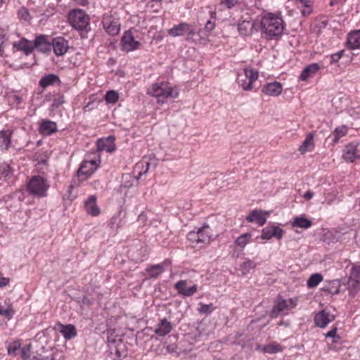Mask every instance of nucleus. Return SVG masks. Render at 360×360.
Segmentation results:
<instances>
[{
  "instance_id": "052dcab7",
  "label": "nucleus",
  "mask_w": 360,
  "mask_h": 360,
  "mask_svg": "<svg viewBox=\"0 0 360 360\" xmlns=\"http://www.w3.org/2000/svg\"><path fill=\"white\" fill-rule=\"evenodd\" d=\"M314 196V193L311 191H307L303 195L304 199L310 200Z\"/></svg>"
},
{
  "instance_id": "a211bd4d",
  "label": "nucleus",
  "mask_w": 360,
  "mask_h": 360,
  "mask_svg": "<svg viewBox=\"0 0 360 360\" xmlns=\"http://www.w3.org/2000/svg\"><path fill=\"white\" fill-rule=\"evenodd\" d=\"M13 47L19 51H22L26 56L30 55L34 49L33 41H29L25 38H22L18 41H15Z\"/></svg>"
},
{
  "instance_id": "37998d69",
  "label": "nucleus",
  "mask_w": 360,
  "mask_h": 360,
  "mask_svg": "<svg viewBox=\"0 0 360 360\" xmlns=\"http://www.w3.org/2000/svg\"><path fill=\"white\" fill-rule=\"evenodd\" d=\"M14 311L10 307H5L0 304V315L5 316L8 320L12 319L14 315Z\"/></svg>"
},
{
  "instance_id": "1a4fd4ad",
  "label": "nucleus",
  "mask_w": 360,
  "mask_h": 360,
  "mask_svg": "<svg viewBox=\"0 0 360 360\" xmlns=\"http://www.w3.org/2000/svg\"><path fill=\"white\" fill-rule=\"evenodd\" d=\"M33 47L43 53H49L51 51V42L47 41V36L39 34L33 41Z\"/></svg>"
},
{
  "instance_id": "3c124183",
  "label": "nucleus",
  "mask_w": 360,
  "mask_h": 360,
  "mask_svg": "<svg viewBox=\"0 0 360 360\" xmlns=\"http://www.w3.org/2000/svg\"><path fill=\"white\" fill-rule=\"evenodd\" d=\"M349 277L360 281V264L352 266Z\"/></svg>"
},
{
  "instance_id": "6e6552de",
  "label": "nucleus",
  "mask_w": 360,
  "mask_h": 360,
  "mask_svg": "<svg viewBox=\"0 0 360 360\" xmlns=\"http://www.w3.org/2000/svg\"><path fill=\"white\" fill-rule=\"evenodd\" d=\"M68 41L63 37H55L51 41V49L57 56H63L68 50Z\"/></svg>"
},
{
  "instance_id": "09e8293b",
  "label": "nucleus",
  "mask_w": 360,
  "mask_h": 360,
  "mask_svg": "<svg viewBox=\"0 0 360 360\" xmlns=\"http://www.w3.org/2000/svg\"><path fill=\"white\" fill-rule=\"evenodd\" d=\"M240 0H221L220 5L227 9H231L239 4Z\"/></svg>"
},
{
  "instance_id": "e2e57ef3",
  "label": "nucleus",
  "mask_w": 360,
  "mask_h": 360,
  "mask_svg": "<svg viewBox=\"0 0 360 360\" xmlns=\"http://www.w3.org/2000/svg\"><path fill=\"white\" fill-rule=\"evenodd\" d=\"M138 218L139 220L145 221L146 219V216L143 213H141L139 215Z\"/></svg>"
},
{
  "instance_id": "cd10ccee",
  "label": "nucleus",
  "mask_w": 360,
  "mask_h": 360,
  "mask_svg": "<svg viewBox=\"0 0 360 360\" xmlns=\"http://www.w3.org/2000/svg\"><path fill=\"white\" fill-rule=\"evenodd\" d=\"M344 284L347 285L349 290V295L351 297H354L359 290L360 281L358 280L349 277L347 282Z\"/></svg>"
},
{
  "instance_id": "39448f33",
  "label": "nucleus",
  "mask_w": 360,
  "mask_h": 360,
  "mask_svg": "<svg viewBox=\"0 0 360 360\" xmlns=\"http://www.w3.org/2000/svg\"><path fill=\"white\" fill-rule=\"evenodd\" d=\"M195 33L196 32L192 25L186 22H181L168 30L169 35L174 37L186 34L187 40L191 39Z\"/></svg>"
},
{
  "instance_id": "20e7f679",
  "label": "nucleus",
  "mask_w": 360,
  "mask_h": 360,
  "mask_svg": "<svg viewBox=\"0 0 360 360\" xmlns=\"http://www.w3.org/2000/svg\"><path fill=\"white\" fill-rule=\"evenodd\" d=\"M68 18L72 27L77 30H86L89 25V16L81 9H76L70 12Z\"/></svg>"
},
{
  "instance_id": "a18cd8bd",
  "label": "nucleus",
  "mask_w": 360,
  "mask_h": 360,
  "mask_svg": "<svg viewBox=\"0 0 360 360\" xmlns=\"http://www.w3.org/2000/svg\"><path fill=\"white\" fill-rule=\"evenodd\" d=\"M199 305L200 308L198 309V312L201 314H209L214 309V307L212 303L208 304L200 303Z\"/></svg>"
},
{
  "instance_id": "338daca9",
  "label": "nucleus",
  "mask_w": 360,
  "mask_h": 360,
  "mask_svg": "<svg viewBox=\"0 0 360 360\" xmlns=\"http://www.w3.org/2000/svg\"><path fill=\"white\" fill-rule=\"evenodd\" d=\"M345 53V50H341L336 53V54L340 57V59L343 56Z\"/></svg>"
},
{
  "instance_id": "13d9d810",
  "label": "nucleus",
  "mask_w": 360,
  "mask_h": 360,
  "mask_svg": "<svg viewBox=\"0 0 360 360\" xmlns=\"http://www.w3.org/2000/svg\"><path fill=\"white\" fill-rule=\"evenodd\" d=\"M131 184H128V182H125L124 184H122L120 188H119V192L120 193H122L124 191V190L127 188H129L130 186H131Z\"/></svg>"
},
{
  "instance_id": "4468645a",
  "label": "nucleus",
  "mask_w": 360,
  "mask_h": 360,
  "mask_svg": "<svg viewBox=\"0 0 360 360\" xmlns=\"http://www.w3.org/2000/svg\"><path fill=\"white\" fill-rule=\"evenodd\" d=\"M114 136H108L106 139H100L97 141V148L100 151L105 150L108 153H112L115 150L114 143Z\"/></svg>"
},
{
  "instance_id": "ea45409f",
  "label": "nucleus",
  "mask_w": 360,
  "mask_h": 360,
  "mask_svg": "<svg viewBox=\"0 0 360 360\" xmlns=\"http://www.w3.org/2000/svg\"><path fill=\"white\" fill-rule=\"evenodd\" d=\"M244 73L245 78L248 79V82H250V83L252 84L257 79L259 76L258 72L253 69L245 68Z\"/></svg>"
},
{
  "instance_id": "7c9ffc66",
  "label": "nucleus",
  "mask_w": 360,
  "mask_h": 360,
  "mask_svg": "<svg viewBox=\"0 0 360 360\" xmlns=\"http://www.w3.org/2000/svg\"><path fill=\"white\" fill-rule=\"evenodd\" d=\"M60 78L54 74H49L44 76L39 81V85L46 88L49 86L53 85L56 82H60Z\"/></svg>"
},
{
  "instance_id": "f3484780",
  "label": "nucleus",
  "mask_w": 360,
  "mask_h": 360,
  "mask_svg": "<svg viewBox=\"0 0 360 360\" xmlns=\"http://www.w3.org/2000/svg\"><path fill=\"white\" fill-rule=\"evenodd\" d=\"M57 124L51 120H43L39 128L41 134L44 136H50L57 131Z\"/></svg>"
},
{
  "instance_id": "4be33fe9",
  "label": "nucleus",
  "mask_w": 360,
  "mask_h": 360,
  "mask_svg": "<svg viewBox=\"0 0 360 360\" xmlns=\"http://www.w3.org/2000/svg\"><path fill=\"white\" fill-rule=\"evenodd\" d=\"M246 220L248 222L257 221L259 226H263L266 223V216L261 210H255L246 217Z\"/></svg>"
},
{
  "instance_id": "ddd939ff",
  "label": "nucleus",
  "mask_w": 360,
  "mask_h": 360,
  "mask_svg": "<svg viewBox=\"0 0 360 360\" xmlns=\"http://www.w3.org/2000/svg\"><path fill=\"white\" fill-rule=\"evenodd\" d=\"M282 90V85L278 82L267 83L262 87V92L270 96H278Z\"/></svg>"
},
{
  "instance_id": "69168bd1",
  "label": "nucleus",
  "mask_w": 360,
  "mask_h": 360,
  "mask_svg": "<svg viewBox=\"0 0 360 360\" xmlns=\"http://www.w3.org/2000/svg\"><path fill=\"white\" fill-rule=\"evenodd\" d=\"M288 302L290 303V308H292L296 305V301L292 299H290Z\"/></svg>"
},
{
  "instance_id": "f8f14e48",
  "label": "nucleus",
  "mask_w": 360,
  "mask_h": 360,
  "mask_svg": "<svg viewBox=\"0 0 360 360\" xmlns=\"http://www.w3.org/2000/svg\"><path fill=\"white\" fill-rule=\"evenodd\" d=\"M98 165L96 160L83 161L77 170V176L84 175L89 176L91 175L97 169Z\"/></svg>"
},
{
  "instance_id": "9d476101",
  "label": "nucleus",
  "mask_w": 360,
  "mask_h": 360,
  "mask_svg": "<svg viewBox=\"0 0 360 360\" xmlns=\"http://www.w3.org/2000/svg\"><path fill=\"white\" fill-rule=\"evenodd\" d=\"M283 230L278 226L274 225L267 226L262 229L261 238L262 239L269 240L272 237H275L280 240L283 238Z\"/></svg>"
},
{
  "instance_id": "72a5a7b5",
  "label": "nucleus",
  "mask_w": 360,
  "mask_h": 360,
  "mask_svg": "<svg viewBox=\"0 0 360 360\" xmlns=\"http://www.w3.org/2000/svg\"><path fill=\"white\" fill-rule=\"evenodd\" d=\"M340 283L338 280H333L328 282L323 288V290L332 295H338L340 292Z\"/></svg>"
},
{
  "instance_id": "9b49d317",
  "label": "nucleus",
  "mask_w": 360,
  "mask_h": 360,
  "mask_svg": "<svg viewBox=\"0 0 360 360\" xmlns=\"http://www.w3.org/2000/svg\"><path fill=\"white\" fill-rule=\"evenodd\" d=\"M335 319V316L327 313L324 309L317 313L314 316V323L316 326L324 328Z\"/></svg>"
},
{
  "instance_id": "393cba45",
  "label": "nucleus",
  "mask_w": 360,
  "mask_h": 360,
  "mask_svg": "<svg viewBox=\"0 0 360 360\" xmlns=\"http://www.w3.org/2000/svg\"><path fill=\"white\" fill-rule=\"evenodd\" d=\"M12 131L9 129L0 131V148L7 150L11 144Z\"/></svg>"
},
{
  "instance_id": "2eb2a0df",
  "label": "nucleus",
  "mask_w": 360,
  "mask_h": 360,
  "mask_svg": "<svg viewBox=\"0 0 360 360\" xmlns=\"http://www.w3.org/2000/svg\"><path fill=\"white\" fill-rule=\"evenodd\" d=\"M357 146L358 143L353 142L345 146L342 157L346 161L353 162L356 158H359L356 155Z\"/></svg>"
},
{
  "instance_id": "f704fd0d",
  "label": "nucleus",
  "mask_w": 360,
  "mask_h": 360,
  "mask_svg": "<svg viewBox=\"0 0 360 360\" xmlns=\"http://www.w3.org/2000/svg\"><path fill=\"white\" fill-rule=\"evenodd\" d=\"M311 224V221L304 217H296L292 223V226L302 229L309 228Z\"/></svg>"
},
{
  "instance_id": "c85d7f7f",
  "label": "nucleus",
  "mask_w": 360,
  "mask_h": 360,
  "mask_svg": "<svg viewBox=\"0 0 360 360\" xmlns=\"http://www.w3.org/2000/svg\"><path fill=\"white\" fill-rule=\"evenodd\" d=\"M314 148V135L309 133L306 139L303 141L302 145L299 148V151L304 154L306 152L311 151Z\"/></svg>"
},
{
  "instance_id": "bb28decb",
  "label": "nucleus",
  "mask_w": 360,
  "mask_h": 360,
  "mask_svg": "<svg viewBox=\"0 0 360 360\" xmlns=\"http://www.w3.org/2000/svg\"><path fill=\"white\" fill-rule=\"evenodd\" d=\"M289 305L288 302L285 300H282L281 301H278L274 306L273 309L271 311L270 316L271 318H275L278 316L281 312H283L285 309H289Z\"/></svg>"
},
{
  "instance_id": "aec40b11",
  "label": "nucleus",
  "mask_w": 360,
  "mask_h": 360,
  "mask_svg": "<svg viewBox=\"0 0 360 360\" xmlns=\"http://www.w3.org/2000/svg\"><path fill=\"white\" fill-rule=\"evenodd\" d=\"M172 330V325L166 318L162 319L155 329V333L158 336H165Z\"/></svg>"
},
{
  "instance_id": "412c9836",
  "label": "nucleus",
  "mask_w": 360,
  "mask_h": 360,
  "mask_svg": "<svg viewBox=\"0 0 360 360\" xmlns=\"http://www.w3.org/2000/svg\"><path fill=\"white\" fill-rule=\"evenodd\" d=\"M347 44L349 49L360 48V30L352 31L348 34Z\"/></svg>"
},
{
  "instance_id": "79ce46f5",
  "label": "nucleus",
  "mask_w": 360,
  "mask_h": 360,
  "mask_svg": "<svg viewBox=\"0 0 360 360\" xmlns=\"http://www.w3.org/2000/svg\"><path fill=\"white\" fill-rule=\"evenodd\" d=\"M118 98H119V95L114 90H110V91H107V93L105 94V100L108 103L114 104L118 101Z\"/></svg>"
},
{
  "instance_id": "6ab92c4d",
  "label": "nucleus",
  "mask_w": 360,
  "mask_h": 360,
  "mask_svg": "<svg viewBox=\"0 0 360 360\" xmlns=\"http://www.w3.org/2000/svg\"><path fill=\"white\" fill-rule=\"evenodd\" d=\"M175 288L178 292L184 296H191L197 290V286L193 285L192 286L188 287L186 281L181 280L175 284Z\"/></svg>"
},
{
  "instance_id": "6e6d98bb",
  "label": "nucleus",
  "mask_w": 360,
  "mask_h": 360,
  "mask_svg": "<svg viewBox=\"0 0 360 360\" xmlns=\"http://www.w3.org/2000/svg\"><path fill=\"white\" fill-rule=\"evenodd\" d=\"M215 27V23L214 22H212L210 20H207L205 25V29L210 32Z\"/></svg>"
},
{
  "instance_id": "680f3d73",
  "label": "nucleus",
  "mask_w": 360,
  "mask_h": 360,
  "mask_svg": "<svg viewBox=\"0 0 360 360\" xmlns=\"http://www.w3.org/2000/svg\"><path fill=\"white\" fill-rule=\"evenodd\" d=\"M304 6L307 7V8H306L305 10H302V14H303L304 15H308V14H309V13H310V12H311V9H310L309 8H308V7H307V6L306 4H305Z\"/></svg>"
},
{
  "instance_id": "c9c22d12",
  "label": "nucleus",
  "mask_w": 360,
  "mask_h": 360,
  "mask_svg": "<svg viewBox=\"0 0 360 360\" xmlns=\"http://www.w3.org/2000/svg\"><path fill=\"white\" fill-rule=\"evenodd\" d=\"M323 280V276L320 274H313L307 281V286L309 288L317 286Z\"/></svg>"
},
{
  "instance_id": "58836bf2",
  "label": "nucleus",
  "mask_w": 360,
  "mask_h": 360,
  "mask_svg": "<svg viewBox=\"0 0 360 360\" xmlns=\"http://www.w3.org/2000/svg\"><path fill=\"white\" fill-rule=\"evenodd\" d=\"M255 263L250 259H248L240 264V270L243 275H247L250 270L255 269Z\"/></svg>"
},
{
  "instance_id": "bf43d9fd",
  "label": "nucleus",
  "mask_w": 360,
  "mask_h": 360,
  "mask_svg": "<svg viewBox=\"0 0 360 360\" xmlns=\"http://www.w3.org/2000/svg\"><path fill=\"white\" fill-rule=\"evenodd\" d=\"M330 63H335L340 60V57L335 53L331 54L330 56Z\"/></svg>"
},
{
  "instance_id": "423d86ee",
  "label": "nucleus",
  "mask_w": 360,
  "mask_h": 360,
  "mask_svg": "<svg viewBox=\"0 0 360 360\" xmlns=\"http://www.w3.org/2000/svg\"><path fill=\"white\" fill-rule=\"evenodd\" d=\"M256 21L248 16L244 18L242 16L238 22V31L242 36H249L256 31L255 28Z\"/></svg>"
},
{
  "instance_id": "dca6fc26",
  "label": "nucleus",
  "mask_w": 360,
  "mask_h": 360,
  "mask_svg": "<svg viewBox=\"0 0 360 360\" xmlns=\"http://www.w3.org/2000/svg\"><path fill=\"white\" fill-rule=\"evenodd\" d=\"M84 208L86 212L93 217L99 215L101 212L100 208L96 204V197L95 195H91L84 202Z\"/></svg>"
},
{
  "instance_id": "7ed1b4c3",
  "label": "nucleus",
  "mask_w": 360,
  "mask_h": 360,
  "mask_svg": "<svg viewBox=\"0 0 360 360\" xmlns=\"http://www.w3.org/2000/svg\"><path fill=\"white\" fill-rule=\"evenodd\" d=\"M49 188L46 180L39 175L32 176L27 184L29 193L37 197L46 196Z\"/></svg>"
},
{
  "instance_id": "4d7b16f0",
  "label": "nucleus",
  "mask_w": 360,
  "mask_h": 360,
  "mask_svg": "<svg viewBox=\"0 0 360 360\" xmlns=\"http://www.w3.org/2000/svg\"><path fill=\"white\" fill-rule=\"evenodd\" d=\"M9 283V278H5L0 275V287H4Z\"/></svg>"
},
{
  "instance_id": "f03ea898",
  "label": "nucleus",
  "mask_w": 360,
  "mask_h": 360,
  "mask_svg": "<svg viewBox=\"0 0 360 360\" xmlns=\"http://www.w3.org/2000/svg\"><path fill=\"white\" fill-rule=\"evenodd\" d=\"M147 94L156 97L159 103H164L167 98H175L179 96V92L167 82L153 84L148 89Z\"/></svg>"
},
{
  "instance_id": "864d4df0",
  "label": "nucleus",
  "mask_w": 360,
  "mask_h": 360,
  "mask_svg": "<svg viewBox=\"0 0 360 360\" xmlns=\"http://www.w3.org/2000/svg\"><path fill=\"white\" fill-rule=\"evenodd\" d=\"M31 345H27L22 349V358L27 360L30 356Z\"/></svg>"
},
{
  "instance_id": "8fccbe9b",
  "label": "nucleus",
  "mask_w": 360,
  "mask_h": 360,
  "mask_svg": "<svg viewBox=\"0 0 360 360\" xmlns=\"http://www.w3.org/2000/svg\"><path fill=\"white\" fill-rule=\"evenodd\" d=\"M20 348V343L15 341L7 347L8 354L9 355H15L16 351Z\"/></svg>"
},
{
  "instance_id": "0e129e2a",
  "label": "nucleus",
  "mask_w": 360,
  "mask_h": 360,
  "mask_svg": "<svg viewBox=\"0 0 360 360\" xmlns=\"http://www.w3.org/2000/svg\"><path fill=\"white\" fill-rule=\"evenodd\" d=\"M82 302L85 304H88V305H90L91 304V301L86 298V297H84L83 300H82Z\"/></svg>"
},
{
  "instance_id": "774afa93",
  "label": "nucleus",
  "mask_w": 360,
  "mask_h": 360,
  "mask_svg": "<svg viewBox=\"0 0 360 360\" xmlns=\"http://www.w3.org/2000/svg\"><path fill=\"white\" fill-rule=\"evenodd\" d=\"M115 354H116V356H117V357H119V358H120V357H121V353H120V352L119 350H117V351H116V352H115Z\"/></svg>"
},
{
  "instance_id": "c03bdc74",
  "label": "nucleus",
  "mask_w": 360,
  "mask_h": 360,
  "mask_svg": "<svg viewBox=\"0 0 360 360\" xmlns=\"http://www.w3.org/2000/svg\"><path fill=\"white\" fill-rule=\"evenodd\" d=\"M65 103V99L63 96H59L58 98H56L53 99L52 104L50 105L49 110L51 112H54L59 107H60Z\"/></svg>"
},
{
  "instance_id": "f257e3e1",
  "label": "nucleus",
  "mask_w": 360,
  "mask_h": 360,
  "mask_svg": "<svg viewBox=\"0 0 360 360\" xmlns=\"http://www.w3.org/2000/svg\"><path fill=\"white\" fill-rule=\"evenodd\" d=\"M262 33L266 34L267 39H271L282 34L284 26L281 18L269 13L264 16L261 20Z\"/></svg>"
},
{
  "instance_id": "5701e85b",
  "label": "nucleus",
  "mask_w": 360,
  "mask_h": 360,
  "mask_svg": "<svg viewBox=\"0 0 360 360\" xmlns=\"http://www.w3.org/2000/svg\"><path fill=\"white\" fill-rule=\"evenodd\" d=\"M199 234L200 244L209 243L212 237V233L210 226L207 224L198 229Z\"/></svg>"
},
{
  "instance_id": "603ef678",
  "label": "nucleus",
  "mask_w": 360,
  "mask_h": 360,
  "mask_svg": "<svg viewBox=\"0 0 360 360\" xmlns=\"http://www.w3.org/2000/svg\"><path fill=\"white\" fill-rule=\"evenodd\" d=\"M337 330L338 328L333 327L330 331H328L326 334V337L333 338V342H337V340H339L340 338V336L337 335Z\"/></svg>"
},
{
  "instance_id": "473e14b6",
  "label": "nucleus",
  "mask_w": 360,
  "mask_h": 360,
  "mask_svg": "<svg viewBox=\"0 0 360 360\" xmlns=\"http://www.w3.org/2000/svg\"><path fill=\"white\" fill-rule=\"evenodd\" d=\"M347 134V127L345 125L336 127L330 136L333 143H337L340 138Z\"/></svg>"
},
{
  "instance_id": "2f4dec72",
  "label": "nucleus",
  "mask_w": 360,
  "mask_h": 360,
  "mask_svg": "<svg viewBox=\"0 0 360 360\" xmlns=\"http://www.w3.org/2000/svg\"><path fill=\"white\" fill-rule=\"evenodd\" d=\"M103 27L105 31L110 35H117L120 32V26L115 22L106 20L103 22Z\"/></svg>"
},
{
  "instance_id": "5fc2aeb1",
  "label": "nucleus",
  "mask_w": 360,
  "mask_h": 360,
  "mask_svg": "<svg viewBox=\"0 0 360 360\" xmlns=\"http://www.w3.org/2000/svg\"><path fill=\"white\" fill-rule=\"evenodd\" d=\"M246 79H247L245 78V79H244V80L239 81V83L243 90L250 91V90L252 89V84H250V82H248V81L247 82Z\"/></svg>"
},
{
  "instance_id": "0eeeda50",
  "label": "nucleus",
  "mask_w": 360,
  "mask_h": 360,
  "mask_svg": "<svg viewBox=\"0 0 360 360\" xmlns=\"http://www.w3.org/2000/svg\"><path fill=\"white\" fill-rule=\"evenodd\" d=\"M122 49L124 51L129 52L134 51L141 45V43L136 41L131 30L125 31L121 39Z\"/></svg>"
},
{
  "instance_id": "e433bc0d",
  "label": "nucleus",
  "mask_w": 360,
  "mask_h": 360,
  "mask_svg": "<svg viewBox=\"0 0 360 360\" xmlns=\"http://www.w3.org/2000/svg\"><path fill=\"white\" fill-rule=\"evenodd\" d=\"M251 236V234L249 233H243L236 238L235 243L237 246L240 247L241 249H243L249 242Z\"/></svg>"
},
{
  "instance_id": "49530a36",
  "label": "nucleus",
  "mask_w": 360,
  "mask_h": 360,
  "mask_svg": "<svg viewBox=\"0 0 360 360\" xmlns=\"http://www.w3.org/2000/svg\"><path fill=\"white\" fill-rule=\"evenodd\" d=\"M199 234L198 231H191L187 234V239L194 245H200Z\"/></svg>"
},
{
  "instance_id": "de8ad7c7",
  "label": "nucleus",
  "mask_w": 360,
  "mask_h": 360,
  "mask_svg": "<svg viewBox=\"0 0 360 360\" xmlns=\"http://www.w3.org/2000/svg\"><path fill=\"white\" fill-rule=\"evenodd\" d=\"M32 360H56L53 353L49 354L43 355L41 353L37 352L35 355L32 356Z\"/></svg>"
},
{
  "instance_id": "b1692460",
  "label": "nucleus",
  "mask_w": 360,
  "mask_h": 360,
  "mask_svg": "<svg viewBox=\"0 0 360 360\" xmlns=\"http://www.w3.org/2000/svg\"><path fill=\"white\" fill-rule=\"evenodd\" d=\"M320 66L318 63H314L306 66L302 71L300 79L302 81H307L309 77H311L318 70Z\"/></svg>"
},
{
  "instance_id": "a19ab883",
  "label": "nucleus",
  "mask_w": 360,
  "mask_h": 360,
  "mask_svg": "<svg viewBox=\"0 0 360 360\" xmlns=\"http://www.w3.org/2000/svg\"><path fill=\"white\" fill-rule=\"evenodd\" d=\"M283 351V347L278 344L272 343L264 347V352L268 354H274Z\"/></svg>"
},
{
  "instance_id": "4c0bfd02",
  "label": "nucleus",
  "mask_w": 360,
  "mask_h": 360,
  "mask_svg": "<svg viewBox=\"0 0 360 360\" xmlns=\"http://www.w3.org/2000/svg\"><path fill=\"white\" fill-rule=\"evenodd\" d=\"M13 175V170L9 165L0 166V180H7Z\"/></svg>"
},
{
  "instance_id": "a878e982",
  "label": "nucleus",
  "mask_w": 360,
  "mask_h": 360,
  "mask_svg": "<svg viewBox=\"0 0 360 360\" xmlns=\"http://www.w3.org/2000/svg\"><path fill=\"white\" fill-rule=\"evenodd\" d=\"M61 329L60 330V333L63 335L65 340H71L77 335L76 328L74 325L68 324V325H60Z\"/></svg>"
},
{
  "instance_id": "c756f323",
  "label": "nucleus",
  "mask_w": 360,
  "mask_h": 360,
  "mask_svg": "<svg viewBox=\"0 0 360 360\" xmlns=\"http://www.w3.org/2000/svg\"><path fill=\"white\" fill-rule=\"evenodd\" d=\"M165 269L163 263L151 265L146 269L150 278H158L160 274H162L165 271Z\"/></svg>"
}]
</instances>
